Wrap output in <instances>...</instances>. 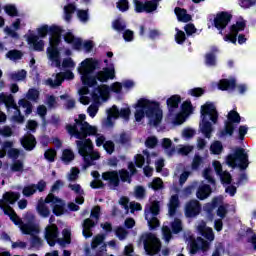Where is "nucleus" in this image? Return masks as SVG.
Returning <instances> with one entry per match:
<instances>
[{
	"mask_svg": "<svg viewBox=\"0 0 256 256\" xmlns=\"http://www.w3.org/2000/svg\"><path fill=\"white\" fill-rule=\"evenodd\" d=\"M85 119V114H80L79 119L75 120L76 123L74 125H68L66 129L69 135L80 139L76 141V145L79 155L84 159V169H87V167L95 165L93 161L100 159L101 154L93 151V142H91V139H86L87 135H95L97 133V127L89 125V123L85 122Z\"/></svg>",
	"mask_w": 256,
	"mask_h": 256,
	"instance_id": "nucleus-1",
	"label": "nucleus"
},
{
	"mask_svg": "<svg viewBox=\"0 0 256 256\" xmlns=\"http://www.w3.org/2000/svg\"><path fill=\"white\" fill-rule=\"evenodd\" d=\"M19 197V193L6 192L3 195V199L0 200V207L1 209H3L5 215H9L11 221H13L15 225H19L22 233L31 236L32 247H41V238L37 236L39 233V226L33 223V219H35L33 213H27L26 219H29L30 222L23 223V221H21V218H19V216H17V213H15V210H13V208H11L10 206L13 205V203H16Z\"/></svg>",
	"mask_w": 256,
	"mask_h": 256,
	"instance_id": "nucleus-2",
	"label": "nucleus"
},
{
	"mask_svg": "<svg viewBox=\"0 0 256 256\" xmlns=\"http://www.w3.org/2000/svg\"><path fill=\"white\" fill-rule=\"evenodd\" d=\"M95 67V61L91 58H87L81 62L78 67V72L80 73L83 85L94 87V85H97V80L101 81V83H105L109 81V79H115V67L104 68L94 76L93 71H95Z\"/></svg>",
	"mask_w": 256,
	"mask_h": 256,
	"instance_id": "nucleus-3",
	"label": "nucleus"
},
{
	"mask_svg": "<svg viewBox=\"0 0 256 256\" xmlns=\"http://www.w3.org/2000/svg\"><path fill=\"white\" fill-rule=\"evenodd\" d=\"M145 115L149 119V124L154 127H157L163 121V110H161L159 104L147 99H140L136 104V121H141Z\"/></svg>",
	"mask_w": 256,
	"mask_h": 256,
	"instance_id": "nucleus-4",
	"label": "nucleus"
},
{
	"mask_svg": "<svg viewBox=\"0 0 256 256\" xmlns=\"http://www.w3.org/2000/svg\"><path fill=\"white\" fill-rule=\"evenodd\" d=\"M202 122L200 123V130L206 139H211V133H213L212 123H217L219 115L217 114V108L213 103H206L201 107Z\"/></svg>",
	"mask_w": 256,
	"mask_h": 256,
	"instance_id": "nucleus-5",
	"label": "nucleus"
},
{
	"mask_svg": "<svg viewBox=\"0 0 256 256\" xmlns=\"http://www.w3.org/2000/svg\"><path fill=\"white\" fill-rule=\"evenodd\" d=\"M47 203L51 204L52 211L54 215H57V217L63 215L65 213V202L63 200L55 197L53 193L48 194V196L45 198V200L41 199L38 202L37 211L41 217L47 218L49 215H51V211L49 210V207H47Z\"/></svg>",
	"mask_w": 256,
	"mask_h": 256,
	"instance_id": "nucleus-6",
	"label": "nucleus"
},
{
	"mask_svg": "<svg viewBox=\"0 0 256 256\" xmlns=\"http://www.w3.org/2000/svg\"><path fill=\"white\" fill-rule=\"evenodd\" d=\"M49 223L45 229V239L50 245V247H54L55 243H59L61 246L69 245L71 243V231L69 229H64L62 235L64 239H59V231L57 225L55 223V216H51L49 218Z\"/></svg>",
	"mask_w": 256,
	"mask_h": 256,
	"instance_id": "nucleus-7",
	"label": "nucleus"
},
{
	"mask_svg": "<svg viewBox=\"0 0 256 256\" xmlns=\"http://www.w3.org/2000/svg\"><path fill=\"white\" fill-rule=\"evenodd\" d=\"M226 163L232 169L238 167L241 171H245L249 167V154L243 148H236L232 154L227 156Z\"/></svg>",
	"mask_w": 256,
	"mask_h": 256,
	"instance_id": "nucleus-8",
	"label": "nucleus"
},
{
	"mask_svg": "<svg viewBox=\"0 0 256 256\" xmlns=\"http://www.w3.org/2000/svg\"><path fill=\"white\" fill-rule=\"evenodd\" d=\"M59 43H61V34L59 32H55L50 37V46L47 48V55L49 61H51L52 67H61V56L59 53Z\"/></svg>",
	"mask_w": 256,
	"mask_h": 256,
	"instance_id": "nucleus-9",
	"label": "nucleus"
},
{
	"mask_svg": "<svg viewBox=\"0 0 256 256\" xmlns=\"http://www.w3.org/2000/svg\"><path fill=\"white\" fill-rule=\"evenodd\" d=\"M159 202L154 201L150 205H147L145 208V219L150 227V229H155L159 227Z\"/></svg>",
	"mask_w": 256,
	"mask_h": 256,
	"instance_id": "nucleus-10",
	"label": "nucleus"
},
{
	"mask_svg": "<svg viewBox=\"0 0 256 256\" xmlns=\"http://www.w3.org/2000/svg\"><path fill=\"white\" fill-rule=\"evenodd\" d=\"M227 121L225 122V128L219 134V137H225V135H233V131H235V125H239L241 123V116L237 111L231 110L228 113Z\"/></svg>",
	"mask_w": 256,
	"mask_h": 256,
	"instance_id": "nucleus-11",
	"label": "nucleus"
},
{
	"mask_svg": "<svg viewBox=\"0 0 256 256\" xmlns=\"http://www.w3.org/2000/svg\"><path fill=\"white\" fill-rule=\"evenodd\" d=\"M5 104L6 108L8 109H14V115L12 117L13 121H16V123H23L25 121V118L23 115H21V111L17 107V104H15V100L13 99V96L11 95H5L3 93L0 94V105Z\"/></svg>",
	"mask_w": 256,
	"mask_h": 256,
	"instance_id": "nucleus-12",
	"label": "nucleus"
},
{
	"mask_svg": "<svg viewBox=\"0 0 256 256\" xmlns=\"http://www.w3.org/2000/svg\"><path fill=\"white\" fill-rule=\"evenodd\" d=\"M64 40L66 41V43L72 45L73 49H84L86 53H89L94 47L93 41H86L83 43L81 39L75 38V36L71 32L65 34Z\"/></svg>",
	"mask_w": 256,
	"mask_h": 256,
	"instance_id": "nucleus-13",
	"label": "nucleus"
},
{
	"mask_svg": "<svg viewBox=\"0 0 256 256\" xmlns=\"http://www.w3.org/2000/svg\"><path fill=\"white\" fill-rule=\"evenodd\" d=\"M129 115H131V110L129 108H122L119 112V109H117V106H113L108 110L106 127H111V125H113L111 123V120L117 119L119 116H121L122 119H125V121H129Z\"/></svg>",
	"mask_w": 256,
	"mask_h": 256,
	"instance_id": "nucleus-14",
	"label": "nucleus"
},
{
	"mask_svg": "<svg viewBox=\"0 0 256 256\" xmlns=\"http://www.w3.org/2000/svg\"><path fill=\"white\" fill-rule=\"evenodd\" d=\"M15 143L13 141H4L2 143V147L0 149V159H3L6 155H8L9 159H19V155H21V150L13 148Z\"/></svg>",
	"mask_w": 256,
	"mask_h": 256,
	"instance_id": "nucleus-15",
	"label": "nucleus"
},
{
	"mask_svg": "<svg viewBox=\"0 0 256 256\" xmlns=\"http://www.w3.org/2000/svg\"><path fill=\"white\" fill-rule=\"evenodd\" d=\"M245 20H239L236 24L232 25L230 28V34H227L224 37V41H230V43H237V35L239 31H243L245 29Z\"/></svg>",
	"mask_w": 256,
	"mask_h": 256,
	"instance_id": "nucleus-16",
	"label": "nucleus"
},
{
	"mask_svg": "<svg viewBox=\"0 0 256 256\" xmlns=\"http://www.w3.org/2000/svg\"><path fill=\"white\" fill-rule=\"evenodd\" d=\"M74 77H75V75L71 71H67L65 73H58L55 75L54 79L49 78L48 80H46V85H49V87H53V88L59 87L65 79L71 80Z\"/></svg>",
	"mask_w": 256,
	"mask_h": 256,
	"instance_id": "nucleus-17",
	"label": "nucleus"
},
{
	"mask_svg": "<svg viewBox=\"0 0 256 256\" xmlns=\"http://www.w3.org/2000/svg\"><path fill=\"white\" fill-rule=\"evenodd\" d=\"M229 21H231V14L227 12H220L214 18V27L221 33V31L229 25Z\"/></svg>",
	"mask_w": 256,
	"mask_h": 256,
	"instance_id": "nucleus-18",
	"label": "nucleus"
},
{
	"mask_svg": "<svg viewBox=\"0 0 256 256\" xmlns=\"http://www.w3.org/2000/svg\"><path fill=\"white\" fill-rule=\"evenodd\" d=\"M210 244L207 240L198 237L196 240L192 241L190 244V253L195 255L197 251H202L203 253L209 251Z\"/></svg>",
	"mask_w": 256,
	"mask_h": 256,
	"instance_id": "nucleus-19",
	"label": "nucleus"
},
{
	"mask_svg": "<svg viewBox=\"0 0 256 256\" xmlns=\"http://www.w3.org/2000/svg\"><path fill=\"white\" fill-rule=\"evenodd\" d=\"M134 6L136 13H153V11L157 9V3L153 1H146L143 3L139 0H134Z\"/></svg>",
	"mask_w": 256,
	"mask_h": 256,
	"instance_id": "nucleus-20",
	"label": "nucleus"
},
{
	"mask_svg": "<svg viewBox=\"0 0 256 256\" xmlns=\"http://www.w3.org/2000/svg\"><path fill=\"white\" fill-rule=\"evenodd\" d=\"M201 213V204L197 200H192L186 204V217H197Z\"/></svg>",
	"mask_w": 256,
	"mask_h": 256,
	"instance_id": "nucleus-21",
	"label": "nucleus"
},
{
	"mask_svg": "<svg viewBox=\"0 0 256 256\" xmlns=\"http://www.w3.org/2000/svg\"><path fill=\"white\" fill-rule=\"evenodd\" d=\"M102 179L107 181L110 187H119V172L117 171H107L102 174Z\"/></svg>",
	"mask_w": 256,
	"mask_h": 256,
	"instance_id": "nucleus-22",
	"label": "nucleus"
},
{
	"mask_svg": "<svg viewBox=\"0 0 256 256\" xmlns=\"http://www.w3.org/2000/svg\"><path fill=\"white\" fill-rule=\"evenodd\" d=\"M197 231L202 234L203 237H205V239H207L208 241H214L215 240V234L213 233V229L207 227V224L205 223V221H200L197 224Z\"/></svg>",
	"mask_w": 256,
	"mask_h": 256,
	"instance_id": "nucleus-23",
	"label": "nucleus"
},
{
	"mask_svg": "<svg viewBox=\"0 0 256 256\" xmlns=\"http://www.w3.org/2000/svg\"><path fill=\"white\" fill-rule=\"evenodd\" d=\"M213 167H214L217 175H219L222 183H226L227 185H229V183H231V174L227 171L223 172V166H221V162L214 161Z\"/></svg>",
	"mask_w": 256,
	"mask_h": 256,
	"instance_id": "nucleus-24",
	"label": "nucleus"
},
{
	"mask_svg": "<svg viewBox=\"0 0 256 256\" xmlns=\"http://www.w3.org/2000/svg\"><path fill=\"white\" fill-rule=\"evenodd\" d=\"M28 44L34 47L35 51H43L45 43L39 39V36L30 34L27 38Z\"/></svg>",
	"mask_w": 256,
	"mask_h": 256,
	"instance_id": "nucleus-25",
	"label": "nucleus"
},
{
	"mask_svg": "<svg viewBox=\"0 0 256 256\" xmlns=\"http://www.w3.org/2000/svg\"><path fill=\"white\" fill-rule=\"evenodd\" d=\"M109 86L107 85H101L98 86L94 90V97L95 99H103V101H106V99H109Z\"/></svg>",
	"mask_w": 256,
	"mask_h": 256,
	"instance_id": "nucleus-26",
	"label": "nucleus"
},
{
	"mask_svg": "<svg viewBox=\"0 0 256 256\" xmlns=\"http://www.w3.org/2000/svg\"><path fill=\"white\" fill-rule=\"evenodd\" d=\"M21 143L22 147H24L26 151H33V149H35V145L37 144L35 141V136L31 134L24 136L21 140Z\"/></svg>",
	"mask_w": 256,
	"mask_h": 256,
	"instance_id": "nucleus-27",
	"label": "nucleus"
},
{
	"mask_svg": "<svg viewBox=\"0 0 256 256\" xmlns=\"http://www.w3.org/2000/svg\"><path fill=\"white\" fill-rule=\"evenodd\" d=\"M68 187L69 189H71V191H74V193L77 194L76 203H78V205H83V203H85V198L83 197L84 192H83V189L81 188V185L69 184Z\"/></svg>",
	"mask_w": 256,
	"mask_h": 256,
	"instance_id": "nucleus-28",
	"label": "nucleus"
},
{
	"mask_svg": "<svg viewBox=\"0 0 256 256\" xmlns=\"http://www.w3.org/2000/svg\"><path fill=\"white\" fill-rule=\"evenodd\" d=\"M211 193H212L211 186H209L207 184H202L198 188L196 197L198 199H200L201 201H203V200L207 199V197H209V195H211Z\"/></svg>",
	"mask_w": 256,
	"mask_h": 256,
	"instance_id": "nucleus-29",
	"label": "nucleus"
},
{
	"mask_svg": "<svg viewBox=\"0 0 256 256\" xmlns=\"http://www.w3.org/2000/svg\"><path fill=\"white\" fill-rule=\"evenodd\" d=\"M218 89L221 91H233L235 89V79L227 80L222 79L218 84Z\"/></svg>",
	"mask_w": 256,
	"mask_h": 256,
	"instance_id": "nucleus-30",
	"label": "nucleus"
},
{
	"mask_svg": "<svg viewBox=\"0 0 256 256\" xmlns=\"http://www.w3.org/2000/svg\"><path fill=\"white\" fill-rule=\"evenodd\" d=\"M95 227V221H92L91 218H88L83 223V235L86 239L88 237H93V232H91V228Z\"/></svg>",
	"mask_w": 256,
	"mask_h": 256,
	"instance_id": "nucleus-31",
	"label": "nucleus"
},
{
	"mask_svg": "<svg viewBox=\"0 0 256 256\" xmlns=\"http://www.w3.org/2000/svg\"><path fill=\"white\" fill-rule=\"evenodd\" d=\"M179 103H181V97L179 95H174L167 100V105L172 115L173 111H175V109H178Z\"/></svg>",
	"mask_w": 256,
	"mask_h": 256,
	"instance_id": "nucleus-32",
	"label": "nucleus"
},
{
	"mask_svg": "<svg viewBox=\"0 0 256 256\" xmlns=\"http://www.w3.org/2000/svg\"><path fill=\"white\" fill-rule=\"evenodd\" d=\"M171 145H173V142L171 141V139L164 138L162 140V147L166 155H168V157H172V155H175V148H173Z\"/></svg>",
	"mask_w": 256,
	"mask_h": 256,
	"instance_id": "nucleus-33",
	"label": "nucleus"
},
{
	"mask_svg": "<svg viewBox=\"0 0 256 256\" xmlns=\"http://www.w3.org/2000/svg\"><path fill=\"white\" fill-rule=\"evenodd\" d=\"M175 14L178 18V21L183 23H189L191 21V15L187 14V10L181 8H175Z\"/></svg>",
	"mask_w": 256,
	"mask_h": 256,
	"instance_id": "nucleus-34",
	"label": "nucleus"
},
{
	"mask_svg": "<svg viewBox=\"0 0 256 256\" xmlns=\"http://www.w3.org/2000/svg\"><path fill=\"white\" fill-rule=\"evenodd\" d=\"M78 93L80 95V103H82V105H89V103H91V98L86 96L89 94V88L87 86H83L78 90Z\"/></svg>",
	"mask_w": 256,
	"mask_h": 256,
	"instance_id": "nucleus-35",
	"label": "nucleus"
},
{
	"mask_svg": "<svg viewBox=\"0 0 256 256\" xmlns=\"http://www.w3.org/2000/svg\"><path fill=\"white\" fill-rule=\"evenodd\" d=\"M177 207H179V196L173 195L170 199L169 203V215L173 217L177 211Z\"/></svg>",
	"mask_w": 256,
	"mask_h": 256,
	"instance_id": "nucleus-36",
	"label": "nucleus"
},
{
	"mask_svg": "<svg viewBox=\"0 0 256 256\" xmlns=\"http://www.w3.org/2000/svg\"><path fill=\"white\" fill-rule=\"evenodd\" d=\"M75 9L76 7L73 4H68L64 7V19L65 21H67V23L71 21V17L75 13Z\"/></svg>",
	"mask_w": 256,
	"mask_h": 256,
	"instance_id": "nucleus-37",
	"label": "nucleus"
},
{
	"mask_svg": "<svg viewBox=\"0 0 256 256\" xmlns=\"http://www.w3.org/2000/svg\"><path fill=\"white\" fill-rule=\"evenodd\" d=\"M75 159V154L71 149H65L62 153V161L68 165V163H71Z\"/></svg>",
	"mask_w": 256,
	"mask_h": 256,
	"instance_id": "nucleus-38",
	"label": "nucleus"
},
{
	"mask_svg": "<svg viewBox=\"0 0 256 256\" xmlns=\"http://www.w3.org/2000/svg\"><path fill=\"white\" fill-rule=\"evenodd\" d=\"M103 241H105V236L98 234L96 237L93 238L92 243H91V248L97 249V247H99V245H101L102 247H105V243Z\"/></svg>",
	"mask_w": 256,
	"mask_h": 256,
	"instance_id": "nucleus-39",
	"label": "nucleus"
},
{
	"mask_svg": "<svg viewBox=\"0 0 256 256\" xmlns=\"http://www.w3.org/2000/svg\"><path fill=\"white\" fill-rule=\"evenodd\" d=\"M10 169L14 173H23V170L25 169V164H23V161L21 160H16L11 164Z\"/></svg>",
	"mask_w": 256,
	"mask_h": 256,
	"instance_id": "nucleus-40",
	"label": "nucleus"
},
{
	"mask_svg": "<svg viewBox=\"0 0 256 256\" xmlns=\"http://www.w3.org/2000/svg\"><path fill=\"white\" fill-rule=\"evenodd\" d=\"M19 107H22V109H25L24 112L26 115H31L33 111V106L31 105V102L28 100L22 99L18 102Z\"/></svg>",
	"mask_w": 256,
	"mask_h": 256,
	"instance_id": "nucleus-41",
	"label": "nucleus"
},
{
	"mask_svg": "<svg viewBox=\"0 0 256 256\" xmlns=\"http://www.w3.org/2000/svg\"><path fill=\"white\" fill-rule=\"evenodd\" d=\"M221 201V197L214 198L211 203H208L204 206V211H207V213H211V211H213V209H215V207H217V205H219Z\"/></svg>",
	"mask_w": 256,
	"mask_h": 256,
	"instance_id": "nucleus-42",
	"label": "nucleus"
},
{
	"mask_svg": "<svg viewBox=\"0 0 256 256\" xmlns=\"http://www.w3.org/2000/svg\"><path fill=\"white\" fill-rule=\"evenodd\" d=\"M25 77H27V72L25 70L10 73V78L12 81H23Z\"/></svg>",
	"mask_w": 256,
	"mask_h": 256,
	"instance_id": "nucleus-43",
	"label": "nucleus"
},
{
	"mask_svg": "<svg viewBox=\"0 0 256 256\" xmlns=\"http://www.w3.org/2000/svg\"><path fill=\"white\" fill-rule=\"evenodd\" d=\"M36 192L37 186L35 184L24 187L22 191L24 197H31V195H35Z\"/></svg>",
	"mask_w": 256,
	"mask_h": 256,
	"instance_id": "nucleus-44",
	"label": "nucleus"
},
{
	"mask_svg": "<svg viewBox=\"0 0 256 256\" xmlns=\"http://www.w3.org/2000/svg\"><path fill=\"white\" fill-rule=\"evenodd\" d=\"M6 57L10 59V61H19L21 57H23V54L18 51V50H10L7 54Z\"/></svg>",
	"mask_w": 256,
	"mask_h": 256,
	"instance_id": "nucleus-45",
	"label": "nucleus"
},
{
	"mask_svg": "<svg viewBox=\"0 0 256 256\" xmlns=\"http://www.w3.org/2000/svg\"><path fill=\"white\" fill-rule=\"evenodd\" d=\"M44 157L46 161L53 163L55 161V157H57V151H55V149H48L45 151Z\"/></svg>",
	"mask_w": 256,
	"mask_h": 256,
	"instance_id": "nucleus-46",
	"label": "nucleus"
},
{
	"mask_svg": "<svg viewBox=\"0 0 256 256\" xmlns=\"http://www.w3.org/2000/svg\"><path fill=\"white\" fill-rule=\"evenodd\" d=\"M210 151L214 155H219L221 151H223V144L219 141H215L211 146H210Z\"/></svg>",
	"mask_w": 256,
	"mask_h": 256,
	"instance_id": "nucleus-47",
	"label": "nucleus"
},
{
	"mask_svg": "<svg viewBox=\"0 0 256 256\" xmlns=\"http://www.w3.org/2000/svg\"><path fill=\"white\" fill-rule=\"evenodd\" d=\"M117 9L121 11L122 13H125V11H129V1L128 0H120L116 3Z\"/></svg>",
	"mask_w": 256,
	"mask_h": 256,
	"instance_id": "nucleus-48",
	"label": "nucleus"
},
{
	"mask_svg": "<svg viewBox=\"0 0 256 256\" xmlns=\"http://www.w3.org/2000/svg\"><path fill=\"white\" fill-rule=\"evenodd\" d=\"M127 235H129V232L125 228L118 227L116 229V236L120 241H124V239H127Z\"/></svg>",
	"mask_w": 256,
	"mask_h": 256,
	"instance_id": "nucleus-49",
	"label": "nucleus"
},
{
	"mask_svg": "<svg viewBox=\"0 0 256 256\" xmlns=\"http://www.w3.org/2000/svg\"><path fill=\"white\" fill-rule=\"evenodd\" d=\"M112 27L115 29V31H124L127 25L125 24V21L118 19L112 23Z\"/></svg>",
	"mask_w": 256,
	"mask_h": 256,
	"instance_id": "nucleus-50",
	"label": "nucleus"
},
{
	"mask_svg": "<svg viewBox=\"0 0 256 256\" xmlns=\"http://www.w3.org/2000/svg\"><path fill=\"white\" fill-rule=\"evenodd\" d=\"M149 187L153 188L154 191H159V189H163V180H161V178H155L152 183L149 184Z\"/></svg>",
	"mask_w": 256,
	"mask_h": 256,
	"instance_id": "nucleus-51",
	"label": "nucleus"
},
{
	"mask_svg": "<svg viewBox=\"0 0 256 256\" xmlns=\"http://www.w3.org/2000/svg\"><path fill=\"white\" fill-rule=\"evenodd\" d=\"M205 63L208 67H215V65H217V60L215 59V55L211 53L206 54Z\"/></svg>",
	"mask_w": 256,
	"mask_h": 256,
	"instance_id": "nucleus-52",
	"label": "nucleus"
},
{
	"mask_svg": "<svg viewBox=\"0 0 256 256\" xmlns=\"http://www.w3.org/2000/svg\"><path fill=\"white\" fill-rule=\"evenodd\" d=\"M174 125H183L185 123V112H178L173 119Z\"/></svg>",
	"mask_w": 256,
	"mask_h": 256,
	"instance_id": "nucleus-53",
	"label": "nucleus"
},
{
	"mask_svg": "<svg viewBox=\"0 0 256 256\" xmlns=\"http://www.w3.org/2000/svg\"><path fill=\"white\" fill-rule=\"evenodd\" d=\"M162 235H163V239L166 243H169V241H171V229L169 228V226H163L162 227Z\"/></svg>",
	"mask_w": 256,
	"mask_h": 256,
	"instance_id": "nucleus-54",
	"label": "nucleus"
},
{
	"mask_svg": "<svg viewBox=\"0 0 256 256\" xmlns=\"http://www.w3.org/2000/svg\"><path fill=\"white\" fill-rule=\"evenodd\" d=\"M172 231L173 233H181V231H183V224L179 219H175L172 222Z\"/></svg>",
	"mask_w": 256,
	"mask_h": 256,
	"instance_id": "nucleus-55",
	"label": "nucleus"
},
{
	"mask_svg": "<svg viewBox=\"0 0 256 256\" xmlns=\"http://www.w3.org/2000/svg\"><path fill=\"white\" fill-rule=\"evenodd\" d=\"M175 39H176V43H178V45H182V43L185 42V32L179 30V28H176V35H175Z\"/></svg>",
	"mask_w": 256,
	"mask_h": 256,
	"instance_id": "nucleus-56",
	"label": "nucleus"
},
{
	"mask_svg": "<svg viewBox=\"0 0 256 256\" xmlns=\"http://www.w3.org/2000/svg\"><path fill=\"white\" fill-rule=\"evenodd\" d=\"M4 11L7 13V15H10V17H17V7H15V5H6L4 7Z\"/></svg>",
	"mask_w": 256,
	"mask_h": 256,
	"instance_id": "nucleus-57",
	"label": "nucleus"
},
{
	"mask_svg": "<svg viewBox=\"0 0 256 256\" xmlns=\"http://www.w3.org/2000/svg\"><path fill=\"white\" fill-rule=\"evenodd\" d=\"M119 175L121 181L131 183V174H129V171L122 169L119 171Z\"/></svg>",
	"mask_w": 256,
	"mask_h": 256,
	"instance_id": "nucleus-58",
	"label": "nucleus"
},
{
	"mask_svg": "<svg viewBox=\"0 0 256 256\" xmlns=\"http://www.w3.org/2000/svg\"><path fill=\"white\" fill-rule=\"evenodd\" d=\"M99 111V104H91L88 109H87V113L90 117H95V115H97Z\"/></svg>",
	"mask_w": 256,
	"mask_h": 256,
	"instance_id": "nucleus-59",
	"label": "nucleus"
},
{
	"mask_svg": "<svg viewBox=\"0 0 256 256\" xmlns=\"http://www.w3.org/2000/svg\"><path fill=\"white\" fill-rule=\"evenodd\" d=\"M106 152H108L109 155L113 154V151H115V143L113 141L109 140L106 141L103 145Z\"/></svg>",
	"mask_w": 256,
	"mask_h": 256,
	"instance_id": "nucleus-60",
	"label": "nucleus"
},
{
	"mask_svg": "<svg viewBox=\"0 0 256 256\" xmlns=\"http://www.w3.org/2000/svg\"><path fill=\"white\" fill-rule=\"evenodd\" d=\"M247 235H248V243H251L256 251V234L253 233V230L248 229Z\"/></svg>",
	"mask_w": 256,
	"mask_h": 256,
	"instance_id": "nucleus-61",
	"label": "nucleus"
},
{
	"mask_svg": "<svg viewBox=\"0 0 256 256\" xmlns=\"http://www.w3.org/2000/svg\"><path fill=\"white\" fill-rule=\"evenodd\" d=\"M27 99H29L30 101H37V99L39 98V91L35 90V89H30L26 95Z\"/></svg>",
	"mask_w": 256,
	"mask_h": 256,
	"instance_id": "nucleus-62",
	"label": "nucleus"
},
{
	"mask_svg": "<svg viewBox=\"0 0 256 256\" xmlns=\"http://www.w3.org/2000/svg\"><path fill=\"white\" fill-rule=\"evenodd\" d=\"M195 136V130L192 128H186L182 131V137L184 139H191Z\"/></svg>",
	"mask_w": 256,
	"mask_h": 256,
	"instance_id": "nucleus-63",
	"label": "nucleus"
},
{
	"mask_svg": "<svg viewBox=\"0 0 256 256\" xmlns=\"http://www.w3.org/2000/svg\"><path fill=\"white\" fill-rule=\"evenodd\" d=\"M229 207V204L221 205L218 207L217 215L221 219H225V215H227V208Z\"/></svg>",
	"mask_w": 256,
	"mask_h": 256,
	"instance_id": "nucleus-64",
	"label": "nucleus"
}]
</instances>
